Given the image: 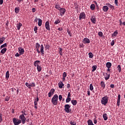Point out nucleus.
Masks as SVG:
<instances>
[{"label":"nucleus","mask_w":125,"mask_h":125,"mask_svg":"<svg viewBox=\"0 0 125 125\" xmlns=\"http://www.w3.org/2000/svg\"><path fill=\"white\" fill-rule=\"evenodd\" d=\"M58 96L57 94H55L53 96L51 100V102L54 105H56L58 104Z\"/></svg>","instance_id":"1"},{"label":"nucleus","mask_w":125,"mask_h":125,"mask_svg":"<svg viewBox=\"0 0 125 125\" xmlns=\"http://www.w3.org/2000/svg\"><path fill=\"white\" fill-rule=\"evenodd\" d=\"M108 100V98L107 96H105L104 97H103L101 100V104L104 105H106L107 104Z\"/></svg>","instance_id":"2"},{"label":"nucleus","mask_w":125,"mask_h":125,"mask_svg":"<svg viewBox=\"0 0 125 125\" xmlns=\"http://www.w3.org/2000/svg\"><path fill=\"white\" fill-rule=\"evenodd\" d=\"M13 123L14 125H20L21 123V121L20 119L14 118H13Z\"/></svg>","instance_id":"3"},{"label":"nucleus","mask_w":125,"mask_h":125,"mask_svg":"<svg viewBox=\"0 0 125 125\" xmlns=\"http://www.w3.org/2000/svg\"><path fill=\"white\" fill-rule=\"evenodd\" d=\"M71 106L69 104H66L64 106V110L66 113H69L72 111V109L70 108Z\"/></svg>","instance_id":"4"},{"label":"nucleus","mask_w":125,"mask_h":125,"mask_svg":"<svg viewBox=\"0 0 125 125\" xmlns=\"http://www.w3.org/2000/svg\"><path fill=\"white\" fill-rule=\"evenodd\" d=\"M19 119L21 120V122H22V125L26 122V117L24 116V114H21L20 115Z\"/></svg>","instance_id":"5"},{"label":"nucleus","mask_w":125,"mask_h":125,"mask_svg":"<svg viewBox=\"0 0 125 125\" xmlns=\"http://www.w3.org/2000/svg\"><path fill=\"white\" fill-rule=\"evenodd\" d=\"M86 15L84 12H81L79 15V20L85 19Z\"/></svg>","instance_id":"6"},{"label":"nucleus","mask_w":125,"mask_h":125,"mask_svg":"<svg viewBox=\"0 0 125 125\" xmlns=\"http://www.w3.org/2000/svg\"><path fill=\"white\" fill-rule=\"evenodd\" d=\"M39 98L38 96H37V98L35 99L34 101V108L35 109H37L38 108L37 105H38V102H39Z\"/></svg>","instance_id":"7"},{"label":"nucleus","mask_w":125,"mask_h":125,"mask_svg":"<svg viewBox=\"0 0 125 125\" xmlns=\"http://www.w3.org/2000/svg\"><path fill=\"white\" fill-rule=\"evenodd\" d=\"M55 92V89H51L50 91L48 93V96L49 98H51L52 96L54 94Z\"/></svg>","instance_id":"8"},{"label":"nucleus","mask_w":125,"mask_h":125,"mask_svg":"<svg viewBox=\"0 0 125 125\" xmlns=\"http://www.w3.org/2000/svg\"><path fill=\"white\" fill-rule=\"evenodd\" d=\"M83 42L84 44H89L90 43V40L87 38H85L83 40Z\"/></svg>","instance_id":"9"},{"label":"nucleus","mask_w":125,"mask_h":125,"mask_svg":"<svg viewBox=\"0 0 125 125\" xmlns=\"http://www.w3.org/2000/svg\"><path fill=\"white\" fill-rule=\"evenodd\" d=\"M45 27L46 29L48 31H50V24H49V22L48 21H46L45 23Z\"/></svg>","instance_id":"10"},{"label":"nucleus","mask_w":125,"mask_h":125,"mask_svg":"<svg viewBox=\"0 0 125 125\" xmlns=\"http://www.w3.org/2000/svg\"><path fill=\"white\" fill-rule=\"evenodd\" d=\"M59 11L60 12V15L62 16V15H64L66 10L64 8H61Z\"/></svg>","instance_id":"11"},{"label":"nucleus","mask_w":125,"mask_h":125,"mask_svg":"<svg viewBox=\"0 0 125 125\" xmlns=\"http://www.w3.org/2000/svg\"><path fill=\"white\" fill-rule=\"evenodd\" d=\"M40 47H41V45L39 43H37L36 44V48L38 54L41 53V51L39 50V48H40Z\"/></svg>","instance_id":"12"},{"label":"nucleus","mask_w":125,"mask_h":125,"mask_svg":"<svg viewBox=\"0 0 125 125\" xmlns=\"http://www.w3.org/2000/svg\"><path fill=\"white\" fill-rule=\"evenodd\" d=\"M19 53L20 54V55H23L24 53V50L22 47H19Z\"/></svg>","instance_id":"13"},{"label":"nucleus","mask_w":125,"mask_h":125,"mask_svg":"<svg viewBox=\"0 0 125 125\" xmlns=\"http://www.w3.org/2000/svg\"><path fill=\"white\" fill-rule=\"evenodd\" d=\"M41 63V61H35L33 63V65L35 67H37L38 66H39V64Z\"/></svg>","instance_id":"14"},{"label":"nucleus","mask_w":125,"mask_h":125,"mask_svg":"<svg viewBox=\"0 0 125 125\" xmlns=\"http://www.w3.org/2000/svg\"><path fill=\"white\" fill-rule=\"evenodd\" d=\"M90 21L93 24H95L96 22V19L94 16H92V17L90 18Z\"/></svg>","instance_id":"15"},{"label":"nucleus","mask_w":125,"mask_h":125,"mask_svg":"<svg viewBox=\"0 0 125 125\" xmlns=\"http://www.w3.org/2000/svg\"><path fill=\"white\" fill-rule=\"evenodd\" d=\"M40 53H42V55L44 54V46L43 44H42L40 46Z\"/></svg>","instance_id":"16"},{"label":"nucleus","mask_w":125,"mask_h":125,"mask_svg":"<svg viewBox=\"0 0 125 125\" xmlns=\"http://www.w3.org/2000/svg\"><path fill=\"white\" fill-rule=\"evenodd\" d=\"M109 10V8L108 6H106V5H104L103 7V10L104 12H107Z\"/></svg>","instance_id":"17"},{"label":"nucleus","mask_w":125,"mask_h":125,"mask_svg":"<svg viewBox=\"0 0 125 125\" xmlns=\"http://www.w3.org/2000/svg\"><path fill=\"white\" fill-rule=\"evenodd\" d=\"M55 8L59 10L61 9V6L59 4V3H56L54 4Z\"/></svg>","instance_id":"18"},{"label":"nucleus","mask_w":125,"mask_h":125,"mask_svg":"<svg viewBox=\"0 0 125 125\" xmlns=\"http://www.w3.org/2000/svg\"><path fill=\"white\" fill-rule=\"evenodd\" d=\"M58 85L59 88H62V87L64 86V84L61 81H60L58 83Z\"/></svg>","instance_id":"19"},{"label":"nucleus","mask_w":125,"mask_h":125,"mask_svg":"<svg viewBox=\"0 0 125 125\" xmlns=\"http://www.w3.org/2000/svg\"><path fill=\"white\" fill-rule=\"evenodd\" d=\"M5 41V37H2L0 38V44H2Z\"/></svg>","instance_id":"20"},{"label":"nucleus","mask_w":125,"mask_h":125,"mask_svg":"<svg viewBox=\"0 0 125 125\" xmlns=\"http://www.w3.org/2000/svg\"><path fill=\"white\" fill-rule=\"evenodd\" d=\"M101 86L102 88H103V89H104L105 87V83L104 82V81H101Z\"/></svg>","instance_id":"21"},{"label":"nucleus","mask_w":125,"mask_h":125,"mask_svg":"<svg viewBox=\"0 0 125 125\" xmlns=\"http://www.w3.org/2000/svg\"><path fill=\"white\" fill-rule=\"evenodd\" d=\"M106 67H107V68H110L112 66V63L110 62H107L106 63Z\"/></svg>","instance_id":"22"},{"label":"nucleus","mask_w":125,"mask_h":125,"mask_svg":"<svg viewBox=\"0 0 125 125\" xmlns=\"http://www.w3.org/2000/svg\"><path fill=\"white\" fill-rule=\"evenodd\" d=\"M21 26H22V23L20 22L18 23L17 24V28H18V30H20Z\"/></svg>","instance_id":"23"},{"label":"nucleus","mask_w":125,"mask_h":125,"mask_svg":"<svg viewBox=\"0 0 125 125\" xmlns=\"http://www.w3.org/2000/svg\"><path fill=\"white\" fill-rule=\"evenodd\" d=\"M20 7H16L15 8V13L18 14L19 12H20Z\"/></svg>","instance_id":"24"},{"label":"nucleus","mask_w":125,"mask_h":125,"mask_svg":"<svg viewBox=\"0 0 125 125\" xmlns=\"http://www.w3.org/2000/svg\"><path fill=\"white\" fill-rule=\"evenodd\" d=\"M106 76L104 77L105 81H107L109 79L110 74L109 73H106Z\"/></svg>","instance_id":"25"},{"label":"nucleus","mask_w":125,"mask_h":125,"mask_svg":"<svg viewBox=\"0 0 125 125\" xmlns=\"http://www.w3.org/2000/svg\"><path fill=\"white\" fill-rule=\"evenodd\" d=\"M7 50L6 48H3L0 51V53L2 54H4Z\"/></svg>","instance_id":"26"},{"label":"nucleus","mask_w":125,"mask_h":125,"mask_svg":"<svg viewBox=\"0 0 125 125\" xmlns=\"http://www.w3.org/2000/svg\"><path fill=\"white\" fill-rule=\"evenodd\" d=\"M106 5H107L108 7H109L110 9H114V6L109 4V3H108V4H106Z\"/></svg>","instance_id":"27"},{"label":"nucleus","mask_w":125,"mask_h":125,"mask_svg":"<svg viewBox=\"0 0 125 125\" xmlns=\"http://www.w3.org/2000/svg\"><path fill=\"white\" fill-rule=\"evenodd\" d=\"M103 116V118L104 119V121H107V120L108 119V117H107V114L106 113L104 114Z\"/></svg>","instance_id":"28"},{"label":"nucleus","mask_w":125,"mask_h":125,"mask_svg":"<svg viewBox=\"0 0 125 125\" xmlns=\"http://www.w3.org/2000/svg\"><path fill=\"white\" fill-rule=\"evenodd\" d=\"M42 24V20L41 19H38V26H41Z\"/></svg>","instance_id":"29"},{"label":"nucleus","mask_w":125,"mask_h":125,"mask_svg":"<svg viewBox=\"0 0 125 125\" xmlns=\"http://www.w3.org/2000/svg\"><path fill=\"white\" fill-rule=\"evenodd\" d=\"M71 104L73 105H76L77 104V102L76 100H72L71 101Z\"/></svg>","instance_id":"30"},{"label":"nucleus","mask_w":125,"mask_h":125,"mask_svg":"<svg viewBox=\"0 0 125 125\" xmlns=\"http://www.w3.org/2000/svg\"><path fill=\"white\" fill-rule=\"evenodd\" d=\"M90 8L92 10H94L95 9V4H91L90 6Z\"/></svg>","instance_id":"31"},{"label":"nucleus","mask_w":125,"mask_h":125,"mask_svg":"<svg viewBox=\"0 0 125 125\" xmlns=\"http://www.w3.org/2000/svg\"><path fill=\"white\" fill-rule=\"evenodd\" d=\"M117 35H118V30H115L114 31V33L112 35V37H114L117 36Z\"/></svg>","instance_id":"32"},{"label":"nucleus","mask_w":125,"mask_h":125,"mask_svg":"<svg viewBox=\"0 0 125 125\" xmlns=\"http://www.w3.org/2000/svg\"><path fill=\"white\" fill-rule=\"evenodd\" d=\"M5 76H6V78H7V79H9V78L10 77V73H9V71H8V70H7V71L6 73Z\"/></svg>","instance_id":"33"},{"label":"nucleus","mask_w":125,"mask_h":125,"mask_svg":"<svg viewBox=\"0 0 125 125\" xmlns=\"http://www.w3.org/2000/svg\"><path fill=\"white\" fill-rule=\"evenodd\" d=\"M88 125H94L91 120H88L87 121Z\"/></svg>","instance_id":"34"},{"label":"nucleus","mask_w":125,"mask_h":125,"mask_svg":"<svg viewBox=\"0 0 125 125\" xmlns=\"http://www.w3.org/2000/svg\"><path fill=\"white\" fill-rule=\"evenodd\" d=\"M92 72H94L95 71H96L97 69V65H94L92 66Z\"/></svg>","instance_id":"35"},{"label":"nucleus","mask_w":125,"mask_h":125,"mask_svg":"<svg viewBox=\"0 0 125 125\" xmlns=\"http://www.w3.org/2000/svg\"><path fill=\"white\" fill-rule=\"evenodd\" d=\"M59 53L61 56H62V48L60 47L59 48Z\"/></svg>","instance_id":"36"},{"label":"nucleus","mask_w":125,"mask_h":125,"mask_svg":"<svg viewBox=\"0 0 125 125\" xmlns=\"http://www.w3.org/2000/svg\"><path fill=\"white\" fill-rule=\"evenodd\" d=\"M89 58H90V59H92L93 56H94V55L92 53V52H89Z\"/></svg>","instance_id":"37"},{"label":"nucleus","mask_w":125,"mask_h":125,"mask_svg":"<svg viewBox=\"0 0 125 125\" xmlns=\"http://www.w3.org/2000/svg\"><path fill=\"white\" fill-rule=\"evenodd\" d=\"M37 70H38V72H41V70H42V67H41V65H38L37 67Z\"/></svg>","instance_id":"38"},{"label":"nucleus","mask_w":125,"mask_h":125,"mask_svg":"<svg viewBox=\"0 0 125 125\" xmlns=\"http://www.w3.org/2000/svg\"><path fill=\"white\" fill-rule=\"evenodd\" d=\"M60 22H61V21H60L59 19H58V20H57V21H56L54 22V24L57 25V24H59V23H60Z\"/></svg>","instance_id":"39"},{"label":"nucleus","mask_w":125,"mask_h":125,"mask_svg":"<svg viewBox=\"0 0 125 125\" xmlns=\"http://www.w3.org/2000/svg\"><path fill=\"white\" fill-rule=\"evenodd\" d=\"M36 87V84L34 83H30V87Z\"/></svg>","instance_id":"40"},{"label":"nucleus","mask_w":125,"mask_h":125,"mask_svg":"<svg viewBox=\"0 0 125 125\" xmlns=\"http://www.w3.org/2000/svg\"><path fill=\"white\" fill-rule=\"evenodd\" d=\"M117 69L119 72L122 71L121 66L120 64L117 66Z\"/></svg>","instance_id":"41"},{"label":"nucleus","mask_w":125,"mask_h":125,"mask_svg":"<svg viewBox=\"0 0 125 125\" xmlns=\"http://www.w3.org/2000/svg\"><path fill=\"white\" fill-rule=\"evenodd\" d=\"M7 47V43H4L3 44H2V45H1L0 46V48L2 49L3 48H5Z\"/></svg>","instance_id":"42"},{"label":"nucleus","mask_w":125,"mask_h":125,"mask_svg":"<svg viewBox=\"0 0 125 125\" xmlns=\"http://www.w3.org/2000/svg\"><path fill=\"white\" fill-rule=\"evenodd\" d=\"M89 89L91 91H92L94 89L93 86L92 84H90Z\"/></svg>","instance_id":"43"},{"label":"nucleus","mask_w":125,"mask_h":125,"mask_svg":"<svg viewBox=\"0 0 125 125\" xmlns=\"http://www.w3.org/2000/svg\"><path fill=\"white\" fill-rule=\"evenodd\" d=\"M71 100V98L67 97L66 98V103H68V102H69Z\"/></svg>","instance_id":"44"},{"label":"nucleus","mask_w":125,"mask_h":125,"mask_svg":"<svg viewBox=\"0 0 125 125\" xmlns=\"http://www.w3.org/2000/svg\"><path fill=\"white\" fill-rule=\"evenodd\" d=\"M44 45L46 49H48L50 47L49 44H48L47 43L46 44H44Z\"/></svg>","instance_id":"45"},{"label":"nucleus","mask_w":125,"mask_h":125,"mask_svg":"<svg viewBox=\"0 0 125 125\" xmlns=\"http://www.w3.org/2000/svg\"><path fill=\"white\" fill-rule=\"evenodd\" d=\"M25 85L27 87V88L31 89L30 85L28 83H25Z\"/></svg>","instance_id":"46"},{"label":"nucleus","mask_w":125,"mask_h":125,"mask_svg":"<svg viewBox=\"0 0 125 125\" xmlns=\"http://www.w3.org/2000/svg\"><path fill=\"white\" fill-rule=\"evenodd\" d=\"M10 97H9V96H7L5 97V101H8L10 100Z\"/></svg>","instance_id":"47"},{"label":"nucleus","mask_w":125,"mask_h":125,"mask_svg":"<svg viewBox=\"0 0 125 125\" xmlns=\"http://www.w3.org/2000/svg\"><path fill=\"white\" fill-rule=\"evenodd\" d=\"M98 35L100 37H102L103 36V34L102 33V31H99V32L98 33Z\"/></svg>","instance_id":"48"},{"label":"nucleus","mask_w":125,"mask_h":125,"mask_svg":"<svg viewBox=\"0 0 125 125\" xmlns=\"http://www.w3.org/2000/svg\"><path fill=\"white\" fill-rule=\"evenodd\" d=\"M69 123L71 125H76V123L75 122H74V121H70Z\"/></svg>","instance_id":"49"},{"label":"nucleus","mask_w":125,"mask_h":125,"mask_svg":"<svg viewBox=\"0 0 125 125\" xmlns=\"http://www.w3.org/2000/svg\"><path fill=\"white\" fill-rule=\"evenodd\" d=\"M37 30H38V27L37 26L34 27V31H35V33H37Z\"/></svg>","instance_id":"50"},{"label":"nucleus","mask_w":125,"mask_h":125,"mask_svg":"<svg viewBox=\"0 0 125 125\" xmlns=\"http://www.w3.org/2000/svg\"><path fill=\"white\" fill-rule=\"evenodd\" d=\"M67 33H68L69 36L70 37H72V34H71V32L70 31V30H67Z\"/></svg>","instance_id":"51"},{"label":"nucleus","mask_w":125,"mask_h":125,"mask_svg":"<svg viewBox=\"0 0 125 125\" xmlns=\"http://www.w3.org/2000/svg\"><path fill=\"white\" fill-rule=\"evenodd\" d=\"M115 43V40H112V41L111 42L110 45L111 46H113Z\"/></svg>","instance_id":"52"},{"label":"nucleus","mask_w":125,"mask_h":125,"mask_svg":"<svg viewBox=\"0 0 125 125\" xmlns=\"http://www.w3.org/2000/svg\"><path fill=\"white\" fill-rule=\"evenodd\" d=\"M62 99V96L61 95H60L59 96V100H60V101H61Z\"/></svg>","instance_id":"53"},{"label":"nucleus","mask_w":125,"mask_h":125,"mask_svg":"<svg viewBox=\"0 0 125 125\" xmlns=\"http://www.w3.org/2000/svg\"><path fill=\"white\" fill-rule=\"evenodd\" d=\"M62 76H63V77L66 78L67 77V73L63 72Z\"/></svg>","instance_id":"54"},{"label":"nucleus","mask_w":125,"mask_h":125,"mask_svg":"<svg viewBox=\"0 0 125 125\" xmlns=\"http://www.w3.org/2000/svg\"><path fill=\"white\" fill-rule=\"evenodd\" d=\"M2 121V114L0 113V123H1Z\"/></svg>","instance_id":"55"},{"label":"nucleus","mask_w":125,"mask_h":125,"mask_svg":"<svg viewBox=\"0 0 125 125\" xmlns=\"http://www.w3.org/2000/svg\"><path fill=\"white\" fill-rule=\"evenodd\" d=\"M114 3L116 6L118 5V0H114Z\"/></svg>","instance_id":"56"},{"label":"nucleus","mask_w":125,"mask_h":125,"mask_svg":"<svg viewBox=\"0 0 125 125\" xmlns=\"http://www.w3.org/2000/svg\"><path fill=\"white\" fill-rule=\"evenodd\" d=\"M74 5L75 8L76 9L78 8V5L77 4V3H74Z\"/></svg>","instance_id":"57"},{"label":"nucleus","mask_w":125,"mask_h":125,"mask_svg":"<svg viewBox=\"0 0 125 125\" xmlns=\"http://www.w3.org/2000/svg\"><path fill=\"white\" fill-rule=\"evenodd\" d=\"M117 105L118 106H120V101L117 100Z\"/></svg>","instance_id":"58"},{"label":"nucleus","mask_w":125,"mask_h":125,"mask_svg":"<svg viewBox=\"0 0 125 125\" xmlns=\"http://www.w3.org/2000/svg\"><path fill=\"white\" fill-rule=\"evenodd\" d=\"M97 123V120L96 119H94V124L96 125Z\"/></svg>","instance_id":"59"},{"label":"nucleus","mask_w":125,"mask_h":125,"mask_svg":"<svg viewBox=\"0 0 125 125\" xmlns=\"http://www.w3.org/2000/svg\"><path fill=\"white\" fill-rule=\"evenodd\" d=\"M117 101H121V95H118Z\"/></svg>","instance_id":"60"},{"label":"nucleus","mask_w":125,"mask_h":125,"mask_svg":"<svg viewBox=\"0 0 125 125\" xmlns=\"http://www.w3.org/2000/svg\"><path fill=\"white\" fill-rule=\"evenodd\" d=\"M114 86H115V85H114V84H111L110 85V87L111 88H114Z\"/></svg>","instance_id":"61"},{"label":"nucleus","mask_w":125,"mask_h":125,"mask_svg":"<svg viewBox=\"0 0 125 125\" xmlns=\"http://www.w3.org/2000/svg\"><path fill=\"white\" fill-rule=\"evenodd\" d=\"M20 56V55L19 54V53H16L15 54L16 57H19Z\"/></svg>","instance_id":"62"},{"label":"nucleus","mask_w":125,"mask_h":125,"mask_svg":"<svg viewBox=\"0 0 125 125\" xmlns=\"http://www.w3.org/2000/svg\"><path fill=\"white\" fill-rule=\"evenodd\" d=\"M67 88H68V89L70 87V84L69 83H68V84H67Z\"/></svg>","instance_id":"63"},{"label":"nucleus","mask_w":125,"mask_h":125,"mask_svg":"<svg viewBox=\"0 0 125 125\" xmlns=\"http://www.w3.org/2000/svg\"><path fill=\"white\" fill-rule=\"evenodd\" d=\"M32 12H36V8H32Z\"/></svg>","instance_id":"64"}]
</instances>
